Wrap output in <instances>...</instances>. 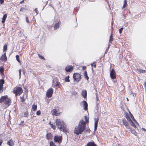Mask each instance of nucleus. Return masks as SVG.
Instances as JSON below:
<instances>
[{
  "mask_svg": "<svg viewBox=\"0 0 146 146\" xmlns=\"http://www.w3.org/2000/svg\"><path fill=\"white\" fill-rule=\"evenodd\" d=\"M86 127V123L82 119L79 122L78 127L77 128L76 127L74 130V133L77 135L81 134L85 130Z\"/></svg>",
  "mask_w": 146,
  "mask_h": 146,
  "instance_id": "nucleus-1",
  "label": "nucleus"
},
{
  "mask_svg": "<svg viewBox=\"0 0 146 146\" xmlns=\"http://www.w3.org/2000/svg\"><path fill=\"white\" fill-rule=\"evenodd\" d=\"M56 125L58 128L61 131H62L64 132H66V125L64 122L62 120L59 119H57L56 120Z\"/></svg>",
  "mask_w": 146,
  "mask_h": 146,
  "instance_id": "nucleus-2",
  "label": "nucleus"
},
{
  "mask_svg": "<svg viewBox=\"0 0 146 146\" xmlns=\"http://www.w3.org/2000/svg\"><path fill=\"white\" fill-rule=\"evenodd\" d=\"M11 98H8L7 95L2 96L0 98V103H4L6 107L10 106L11 103Z\"/></svg>",
  "mask_w": 146,
  "mask_h": 146,
  "instance_id": "nucleus-3",
  "label": "nucleus"
},
{
  "mask_svg": "<svg viewBox=\"0 0 146 146\" xmlns=\"http://www.w3.org/2000/svg\"><path fill=\"white\" fill-rule=\"evenodd\" d=\"M62 137L61 136L58 135H55L54 138V141L55 143H60L62 141Z\"/></svg>",
  "mask_w": 146,
  "mask_h": 146,
  "instance_id": "nucleus-4",
  "label": "nucleus"
},
{
  "mask_svg": "<svg viewBox=\"0 0 146 146\" xmlns=\"http://www.w3.org/2000/svg\"><path fill=\"white\" fill-rule=\"evenodd\" d=\"M73 78L74 80L78 82L81 78L80 75L79 73H74L73 76Z\"/></svg>",
  "mask_w": 146,
  "mask_h": 146,
  "instance_id": "nucleus-5",
  "label": "nucleus"
},
{
  "mask_svg": "<svg viewBox=\"0 0 146 146\" xmlns=\"http://www.w3.org/2000/svg\"><path fill=\"white\" fill-rule=\"evenodd\" d=\"M110 76L111 78L112 79H114L116 78L115 73L114 70L113 69H112L110 72Z\"/></svg>",
  "mask_w": 146,
  "mask_h": 146,
  "instance_id": "nucleus-6",
  "label": "nucleus"
},
{
  "mask_svg": "<svg viewBox=\"0 0 146 146\" xmlns=\"http://www.w3.org/2000/svg\"><path fill=\"white\" fill-rule=\"evenodd\" d=\"M94 131H96L97 129L98 125V122L99 121V119L98 118H95L94 119Z\"/></svg>",
  "mask_w": 146,
  "mask_h": 146,
  "instance_id": "nucleus-7",
  "label": "nucleus"
},
{
  "mask_svg": "<svg viewBox=\"0 0 146 146\" xmlns=\"http://www.w3.org/2000/svg\"><path fill=\"white\" fill-rule=\"evenodd\" d=\"M122 122L123 124L126 127V128L129 129H130V127L128 123L127 122L125 119L124 118L122 120Z\"/></svg>",
  "mask_w": 146,
  "mask_h": 146,
  "instance_id": "nucleus-8",
  "label": "nucleus"
},
{
  "mask_svg": "<svg viewBox=\"0 0 146 146\" xmlns=\"http://www.w3.org/2000/svg\"><path fill=\"white\" fill-rule=\"evenodd\" d=\"M73 70V67L72 65L67 66L65 68V70L67 72H70Z\"/></svg>",
  "mask_w": 146,
  "mask_h": 146,
  "instance_id": "nucleus-9",
  "label": "nucleus"
},
{
  "mask_svg": "<svg viewBox=\"0 0 146 146\" xmlns=\"http://www.w3.org/2000/svg\"><path fill=\"white\" fill-rule=\"evenodd\" d=\"M46 139L48 140H49L52 138L53 136L51 133H49L46 134Z\"/></svg>",
  "mask_w": 146,
  "mask_h": 146,
  "instance_id": "nucleus-10",
  "label": "nucleus"
},
{
  "mask_svg": "<svg viewBox=\"0 0 146 146\" xmlns=\"http://www.w3.org/2000/svg\"><path fill=\"white\" fill-rule=\"evenodd\" d=\"M0 60L2 61H6L7 60V57L6 55L5 52L1 56L0 58Z\"/></svg>",
  "mask_w": 146,
  "mask_h": 146,
  "instance_id": "nucleus-11",
  "label": "nucleus"
},
{
  "mask_svg": "<svg viewBox=\"0 0 146 146\" xmlns=\"http://www.w3.org/2000/svg\"><path fill=\"white\" fill-rule=\"evenodd\" d=\"M83 104L84 109L85 110H87L88 109V104L87 102L86 101H83L82 102Z\"/></svg>",
  "mask_w": 146,
  "mask_h": 146,
  "instance_id": "nucleus-12",
  "label": "nucleus"
},
{
  "mask_svg": "<svg viewBox=\"0 0 146 146\" xmlns=\"http://www.w3.org/2000/svg\"><path fill=\"white\" fill-rule=\"evenodd\" d=\"M4 83V80L3 79H0V91L2 90L3 89V85Z\"/></svg>",
  "mask_w": 146,
  "mask_h": 146,
  "instance_id": "nucleus-13",
  "label": "nucleus"
},
{
  "mask_svg": "<svg viewBox=\"0 0 146 146\" xmlns=\"http://www.w3.org/2000/svg\"><path fill=\"white\" fill-rule=\"evenodd\" d=\"M86 146H97V145L94 141H92L88 143L87 144Z\"/></svg>",
  "mask_w": 146,
  "mask_h": 146,
  "instance_id": "nucleus-14",
  "label": "nucleus"
},
{
  "mask_svg": "<svg viewBox=\"0 0 146 146\" xmlns=\"http://www.w3.org/2000/svg\"><path fill=\"white\" fill-rule=\"evenodd\" d=\"M53 92H46V96L48 98L51 97L52 95Z\"/></svg>",
  "mask_w": 146,
  "mask_h": 146,
  "instance_id": "nucleus-15",
  "label": "nucleus"
},
{
  "mask_svg": "<svg viewBox=\"0 0 146 146\" xmlns=\"http://www.w3.org/2000/svg\"><path fill=\"white\" fill-rule=\"evenodd\" d=\"M7 144L9 146H12L13 145V141L12 139L8 141Z\"/></svg>",
  "mask_w": 146,
  "mask_h": 146,
  "instance_id": "nucleus-16",
  "label": "nucleus"
},
{
  "mask_svg": "<svg viewBox=\"0 0 146 146\" xmlns=\"http://www.w3.org/2000/svg\"><path fill=\"white\" fill-rule=\"evenodd\" d=\"M7 17V15L6 14H5L4 15L1 21V22L2 23H4Z\"/></svg>",
  "mask_w": 146,
  "mask_h": 146,
  "instance_id": "nucleus-17",
  "label": "nucleus"
},
{
  "mask_svg": "<svg viewBox=\"0 0 146 146\" xmlns=\"http://www.w3.org/2000/svg\"><path fill=\"white\" fill-rule=\"evenodd\" d=\"M129 129H130V132L134 134L135 135H137V133L135 130L131 128Z\"/></svg>",
  "mask_w": 146,
  "mask_h": 146,
  "instance_id": "nucleus-18",
  "label": "nucleus"
},
{
  "mask_svg": "<svg viewBox=\"0 0 146 146\" xmlns=\"http://www.w3.org/2000/svg\"><path fill=\"white\" fill-rule=\"evenodd\" d=\"M37 108V106L36 105H35L34 103V104L33 105L32 107V109L33 110V111H35L36 109Z\"/></svg>",
  "mask_w": 146,
  "mask_h": 146,
  "instance_id": "nucleus-19",
  "label": "nucleus"
},
{
  "mask_svg": "<svg viewBox=\"0 0 146 146\" xmlns=\"http://www.w3.org/2000/svg\"><path fill=\"white\" fill-rule=\"evenodd\" d=\"M60 24L59 23H57L54 25V30H56L59 27Z\"/></svg>",
  "mask_w": 146,
  "mask_h": 146,
  "instance_id": "nucleus-20",
  "label": "nucleus"
},
{
  "mask_svg": "<svg viewBox=\"0 0 146 146\" xmlns=\"http://www.w3.org/2000/svg\"><path fill=\"white\" fill-rule=\"evenodd\" d=\"M52 115H57L58 113H57V111L56 109H54L52 111Z\"/></svg>",
  "mask_w": 146,
  "mask_h": 146,
  "instance_id": "nucleus-21",
  "label": "nucleus"
},
{
  "mask_svg": "<svg viewBox=\"0 0 146 146\" xmlns=\"http://www.w3.org/2000/svg\"><path fill=\"white\" fill-rule=\"evenodd\" d=\"M55 81H56V83L54 84L55 86H56V87H59V86L60 85V82H58L56 79L55 80Z\"/></svg>",
  "mask_w": 146,
  "mask_h": 146,
  "instance_id": "nucleus-22",
  "label": "nucleus"
},
{
  "mask_svg": "<svg viewBox=\"0 0 146 146\" xmlns=\"http://www.w3.org/2000/svg\"><path fill=\"white\" fill-rule=\"evenodd\" d=\"M23 90L21 87H18L16 88L15 90L13 91H22Z\"/></svg>",
  "mask_w": 146,
  "mask_h": 146,
  "instance_id": "nucleus-23",
  "label": "nucleus"
},
{
  "mask_svg": "<svg viewBox=\"0 0 146 146\" xmlns=\"http://www.w3.org/2000/svg\"><path fill=\"white\" fill-rule=\"evenodd\" d=\"M87 92H82V95L84 98H85L87 97Z\"/></svg>",
  "mask_w": 146,
  "mask_h": 146,
  "instance_id": "nucleus-24",
  "label": "nucleus"
},
{
  "mask_svg": "<svg viewBox=\"0 0 146 146\" xmlns=\"http://www.w3.org/2000/svg\"><path fill=\"white\" fill-rule=\"evenodd\" d=\"M84 76L85 78L87 80H88L89 78L88 76L87 73L86 71H85L84 73Z\"/></svg>",
  "mask_w": 146,
  "mask_h": 146,
  "instance_id": "nucleus-25",
  "label": "nucleus"
},
{
  "mask_svg": "<svg viewBox=\"0 0 146 146\" xmlns=\"http://www.w3.org/2000/svg\"><path fill=\"white\" fill-rule=\"evenodd\" d=\"M129 123L132 126H133L134 128H136V127L135 124L133 122L132 120L129 122Z\"/></svg>",
  "mask_w": 146,
  "mask_h": 146,
  "instance_id": "nucleus-26",
  "label": "nucleus"
},
{
  "mask_svg": "<svg viewBox=\"0 0 146 146\" xmlns=\"http://www.w3.org/2000/svg\"><path fill=\"white\" fill-rule=\"evenodd\" d=\"M84 118L85 119V121H84L86 123H89V118L86 116H84Z\"/></svg>",
  "mask_w": 146,
  "mask_h": 146,
  "instance_id": "nucleus-27",
  "label": "nucleus"
},
{
  "mask_svg": "<svg viewBox=\"0 0 146 146\" xmlns=\"http://www.w3.org/2000/svg\"><path fill=\"white\" fill-rule=\"evenodd\" d=\"M69 76H68L67 77H66L65 78V81L66 82H70V80L69 79Z\"/></svg>",
  "mask_w": 146,
  "mask_h": 146,
  "instance_id": "nucleus-28",
  "label": "nucleus"
},
{
  "mask_svg": "<svg viewBox=\"0 0 146 146\" xmlns=\"http://www.w3.org/2000/svg\"><path fill=\"white\" fill-rule=\"evenodd\" d=\"M127 5V3L126 0H124V1L123 5L122 7V8H125V7Z\"/></svg>",
  "mask_w": 146,
  "mask_h": 146,
  "instance_id": "nucleus-29",
  "label": "nucleus"
},
{
  "mask_svg": "<svg viewBox=\"0 0 146 146\" xmlns=\"http://www.w3.org/2000/svg\"><path fill=\"white\" fill-rule=\"evenodd\" d=\"M28 113H29V112H28V111H26V112H25L24 113V117H28V116H29Z\"/></svg>",
  "mask_w": 146,
  "mask_h": 146,
  "instance_id": "nucleus-30",
  "label": "nucleus"
},
{
  "mask_svg": "<svg viewBox=\"0 0 146 146\" xmlns=\"http://www.w3.org/2000/svg\"><path fill=\"white\" fill-rule=\"evenodd\" d=\"M110 38L109 40V42L111 43V42L113 40L112 34L110 36Z\"/></svg>",
  "mask_w": 146,
  "mask_h": 146,
  "instance_id": "nucleus-31",
  "label": "nucleus"
},
{
  "mask_svg": "<svg viewBox=\"0 0 146 146\" xmlns=\"http://www.w3.org/2000/svg\"><path fill=\"white\" fill-rule=\"evenodd\" d=\"M50 146H56L55 144L52 141H51L50 142Z\"/></svg>",
  "mask_w": 146,
  "mask_h": 146,
  "instance_id": "nucleus-32",
  "label": "nucleus"
},
{
  "mask_svg": "<svg viewBox=\"0 0 146 146\" xmlns=\"http://www.w3.org/2000/svg\"><path fill=\"white\" fill-rule=\"evenodd\" d=\"M137 71L138 72L140 73H143L145 72V70H144L139 69H137Z\"/></svg>",
  "mask_w": 146,
  "mask_h": 146,
  "instance_id": "nucleus-33",
  "label": "nucleus"
},
{
  "mask_svg": "<svg viewBox=\"0 0 146 146\" xmlns=\"http://www.w3.org/2000/svg\"><path fill=\"white\" fill-rule=\"evenodd\" d=\"M126 118L129 122L132 121L131 119L129 116H127V117H126Z\"/></svg>",
  "mask_w": 146,
  "mask_h": 146,
  "instance_id": "nucleus-34",
  "label": "nucleus"
},
{
  "mask_svg": "<svg viewBox=\"0 0 146 146\" xmlns=\"http://www.w3.org/2000/svg\"><path fill=\"white\" fill-rule=\"evenodd\" d=\"M16 58L18 62H20V61L19 60V56L18 55H17L16 56Z\"/></svg>",
  "mask_w": 146,
  "mask_h": 146,
  "instance_id": "nucleus-35",
  "label": "nucleus"
},
{
  "mask_svg": "<svg viewBox=\"0 0 146 146\" xmlns=\"http://www.w3.org/2000/svg\"><path fill=\"white\" fill-rule=\"evenodd\" d=\"M130 117L132 118V119L133 120V121H136V120L135 119L133 115L131 113Z\"/></svg>",
  "mask_w": 146,
  "mask_h": 146,
  "instance_id": "nucleus-36",
  "label": "nucleus"
},
{
  "mask_svg": "<svg viewBox=\"0 0 146 146\" xmlns=\"http://www.w3.org/2000/svg\"><path fill=\"white\" fill-rule=\"evenodd\" d=\"M50 125H51V127L52 128L54 129H55L56 127L54 125L51 124H50Z\"/></svg>",
  "mask_w": 146,
  "mask_h": 146,
  "instance_id": "nucleus-37",
  "label": "nucleus"
},
{
  "mask_svg": "<svg viewBox=\"0 0 146 146\" xmlns=\"http://www.w3.org/2000/svg\"><path fill=\"white\" fill-rule=\"evenodd\" d=\"M56 91H60L61 90V88L59 87H56Z\"/></svg>",
  "mask_w": 146,
  "mask_h": 146,
  "instance_id": "nucleus-38",
  "label": "nucleus"
},
{
  "mask_svg": "<svg viewBox=\"0 0 146 146\" xmlns=\"http://www.w3.org/2000/svg\"><path fill=\"white\" fill-rule=\"evenodd\" d=\"M7 49V45H4L3 46V51H6Z\"/></svg>",
  "mask_w": 146,
  "mask_h": 146,
  "instance_id": "nucleus-39",
  "label": "nucleus"
},
{
  "mask_svg": "<svg viewBox=\"0 0 146 146\" xmlns=\"http://www.w3.org/2000/svg\"><path fill=\"white\" fill-rule=\"evenodd\" d=\"M41 114V112L40 110L37 111L36 112V114L37 115H39Z\"/></svg>",
  "mask_w": 146,
  "mask_h": 146,
  "instance_id": "nucleus-40",
  "label": "nucleus"
},
{
  "mask_svg": "<svg viewBox=\"0 0 146 146\" xmlns=\"http://www.w3.org/2000/svg\"><path fill=\"white\" fill-rule=\"evenodd\" d=\"M38 56L41 59H43V60L45 59L44 58L43 56H40V55L39 54H38Z\"/></svg>",
  "mask_w": 146,
  "mask_h": 146,
  "instance_id": "nucleus-41",
  "label": "nucleus"
},
{
  "mask_svg": "<svg viewBox=\"0 0 146 146\" xmlns=\"http://www.w3.org/2000/svg\"><path fill=\"white\" fill-rule=\"evenodd\" d=\"M14 94H17L18 93L19 95L21 94L23 92H13Z\"/></svg>",
  "mask_w": 146,
  "mask_h": 146,
  "instance_id": "nucleus-42",
  "label": "nucleus"
},
{
  "mask_svg": "<svg viewBox=\"0 0 146 146\" xmlns=\"http://www.w3.org/2000/svg\"><path fill=\"white\" fill-rule=\"evenodd\" d=\"M21 69H19V78H21Z\"/></svg>",
  "mask_w": 146,
  "mask_h": 146,
  "instance_id": "nucleus-43",
  "label": "nucleus"
},
{
  "mask_svg": "<svg viewBox=\"0 0 146 146\" xmlns=\"http://www.w3.org/2000/svg\"><path fill=\"white\" fill-rule=\"evenodd\" d=\"M3 68L1 67L0 68V72L2 73L3 72Z\"/></svg>",
  "mask_w": 146,
  "mask_h": 146,
  "instance_id": "nucleus-44",
  "label": "nucleus"
},
{
  "mask_svg": "<svg viewBox=\"0 0 146 146\" xmlns=\"http://www.w3.org/2000/svg\"><path fill=\"white\" fill-rule=\"evenodd\" d=\"M123 29V27H122V28H121L119 29V33H122V31Z\"/></svg>",
  "mask_w": 146,
  "mask_h": 146,
  "instance_id": "nucleus-45",
  "label": "nucleus"
},
{
  "mask_svg": "<svg viewBox=\"0 0 146 146\" xmlns=\"http://www.w3.org/2000/svg\"><path fill=\"white\" fill-rule=\"evenodd\" d=\"M71 93L72 95H76L77 94L76 92H72Z\"/></svg>",
  "mask_w": 146,
  "mask_h": 146,
  "instance_id": "nucleus-46",
  "label": "nucleus"
},
{
  "mask_svg": "<svg viewBox=\"0 0 146 146\" xmlns=\"http://www.w3.org/2000/svg\"><path fill=\"white\" fill-rule=\"evenodd\" d=\"M53 89L52 88H49V89L47 91H50V92H51V91H53Z\"/></svg>",
  "mask_w": 146,
  "mask_h": 146,
  "instance_id": "nucleus-47",
  "label": "nucleus"
},
{
  "mask_svg": "<svg viewBox=\"0 0 146 146\" xmlns=\"http://www.w3.org/2000/svg\"><path fill=\"white\" fill-rule=\"evenodd\" d=\"M35 12L36 13V15H37L38 13V11L37 10V8H36L35 10Z\"/></svg>",
  "mask_w": 146,
  "mask_h": 146,
  "instance_id": "nucleus-48",
  "label": "nucleus"
},
{
  "mask_svg": "<svg viewBox=\"0 0 146 146\" xmlns=\"http://www.w3.org/2000/svg\"><path fill=\"white\" fill-rule=\"evenodd\" d=\"M34 113V112L33 111V110L31 111L30 114L32 116V117L33 116V115Z\"/></svg>",
  "mask_w": 146,
  "mask_h": 146,
  "instance_id": "nucleus-49",
  "label": "nucleus"
},
{
  "mask_svg": "<svg viewBox=\"0 0 146 146\" xmlns=\"http://www.w3.org/2000/svg\"><path fill=\"white\" fill-rule=\"evenodd\" d=\"M26 21L28 23H29V19H28V17H26Z\"/></svg>",
  "mask_w": 146,
  "mask_h": 146,
  "instance_id": "nucleus-50",
  "label": "nucleus"
},
{
  "mask_svg": "<svg viewBox=\"0 0 146 146\" xmlns=\"http://www.w3.org/2000/svg\"><path fill=\"white\" fill-rule=\"evenodd\" d=\"M134 94H135V95H136V93H133L132 92L131 93V94H130L131 95H132L133 96V97L134 96Z\"/></svg>",
  "mask_w": 146,
  "mask_h": 146,
  "instance_id": "nucleus-51",
  "label": "nucleus"
},
{
  "mask_svg": "<svg viewBox=\"0 0 146 146\" xmlns=\"http://www.w3.org/2000/svg\"><path fill=\"white\" fill-rule=\"evenodd\" d=\"M125 117H127V116H129V115H128V113H127V112H125Z\"/></svg>",
  "mask_w": 146,
  "mask_h": 146,
  "instance_id": "nucleus-52",
  "label": "nucleus"
},
{
  "mask_svg": "<svg viewBox=\"0 0 146 146\" xmlns=\"http://www.w3.org/2000/svg\"><path fill=\"white\" fill-rule=\"evenodd\" d=\"M4 0H0V3L2 4L4 3Z\"/></svg>",
  "mask_w": 146,
  "mask_h": 146,
  "instance_id": "nucleus-53",
  "label": "nucleus"
},
{
  "mask_svg": "<svg viewBox=\"0 0 146 146\" xmlns=\"http://www.w3.org/2000/svg\"><path fill=\"white\" fill-rule=\"evenodd\" d=\"M143 85L145 87V88L146 89V82H145L143 84Z\"/></svg>",
  "mask_w": 146,
  "mask_h": 146,
  "instance_id": "nucleus-54",
  "label": "nucleus"
},
{
  "mask_svg": "<svg viewBox=\"0 0 146 146\" xmlns=\"http://www.w3.org/2000/svg\"><path fill=\"white\" fill-rule=\"evenodd\" d=\"M27 86H25L24 87V88H25V91H26L27 90Z\"/></svg>",
  "mask_w": 146,
  "mask_h": 146,
  "instance_id": "nucleus-55",
  "label": "nucleus"
},
{
  "mask_svg": "<svg viewBox=\"0 0 146 146\" xmlns=\"http://www.w3.org/2000/svg\"><path fill=\"white\" fill-rule=\"evenodd\" d=\"M3 143L2 140H1L0 139V146H1V145Z\"/></svg>",
  "mask_w": 146,
  "mask_h": 146,
  "instance_id": "nucleus-56",
  "label": "nucleus"
},
{
  "mask_svg": "<svg viewBox=\"0 0 146 146\" xmlns=\"http://www.w3.org/2000/svg\"><path fill=\"white\" fill-rule=\"evenodd\" d=\"M24 9H24V8H21V9H20V11H23V10H24Z\"/></svg>",
  "mask_w": 146,
  "mask_h": 146,
  "instance_id": "nucleus-57",
  "label": "nucleus"
},
{
  "mask_svg": "<svg viewBox=\"0 0 146 146\" xmlns=\"http://www.w3.org/2000/svg\"><path fill=\"white\" fill-rule=\"evenodd\" d=\"M24 122V121H22L20 123V125H21Z\"/></svg>",
  "mask_w": 146,
  "mask_h": 146,
  "instance_id": "nucleus-58",
  "label": "nucleus"
},
{
  "mask_svg": "<svg viewBox=\"0 0 146 146\" xmlns=\"http://www.w3.org/2000/svg\"><path fill=\"white\" fill-rule=\"evenodd\" d=\"M86 66H83L82 68V70H84L86 69Z\"/></svg>",
  "mask_w": 146,
  "mask_h": 146,
  "instance_id": "nucleus-59",
  "label": "nucleus"
},
{
  "mask_svg": "<svg viewBox=\"0 0 146 146\" xmlns=\"http://www.w3.org/2000/svg\"><path fill=\"white\" fill-rule=\"evenodd\" d=\"M24 3V0H23L22 1H21L20 3Z\"/></svg>",
  "mask_w": 146,
  "mask_h": 146,
  "instance_id": "nucleus-60",
  "label": "nucleus"
},
{
  "mask_svg": "<svg viewBox=\"0 0 146 146\" xmlns=\"http://www.w3.org/2000/svg\"><path fill=\"white\" fill-rule=\"evenodd\" d=\"M96 99H97V100H98V99L97 93H96Z\"/></svg>",
  "mask_w": 146,
  "mask_h": 146,
  "instance_id": "nucleus-61",
  "label": "nucleus"
},
{
  "mask_svg": "<svg viewBox=\"0 0 146 146\" xmlns=\"http://www.w3.org/2000/svg\"><path fill=\"white\" fill-rule=\"evenodd\" d=\"M28 71H29L30 72H31V69H28Z\"/></svg>",
  "mask_w": 146,
  "mask_h": 146,
  "instance_id": "nucleus-62",
  "label": "nucleus"
},
{
  "mask_svg": "<svg viewBox=\"0 0 146 146\" xmlns=\"http://www.w3.org/2000/svg\"><path fill=\"white\" fill-rule=\"evenodd\" d=\"M134 122L136 123V124H138V123H137V121H134Z\"/></svg>",
  "mask_w": 146,
  "mask_h": 146,
  "instance_id": "nucleus-63",
  "label": "nucleus"
},
{
  "mask_svg": "<svg viewBox=\"0 0 146 146\" xmlns=\"http://www.w3.org/2000/svg\"><path fill=\"white\" fill-rule=\"evenodd\" d=\"M142 129L144 131H146V129H145V128H143Z\"/></svg>",
  "mask_w": 146,
  "mask_h": 146,
  "instance_id": "nucleus-64",
  "label": "nucleus"
}]
</instances>
